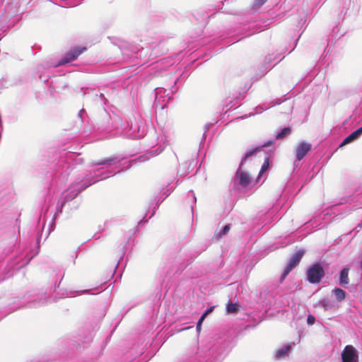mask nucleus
<instances>
[{
	"label": "nucleus",
	"mask_w": 362,
	"mask_h": 362,
	"mask_svg": "<svg viewBox=\"0 0 362 362\" xmlns=\"http://www.w3.org/2000/svg\"><path fill=\"white\" fill-rule=\"evenodd\" d=\"M39 78L43 81H47L48 80V76H42V75H40L39 76Z\"/></svg>",
	"instance_id": "41"
},
{
	"label": "nucleus",
	"mask_w": 362,
	"mask_h": 362,
	"mask_svg": "<svg viewBox=\"0 0 362 362\" xmlns=\"http://www.w3.org/2000/svg\"><path fill=\"white\" fill-rule=\"evenodd\" d=\"M78 117L81 118L82 122H83L85 120L86 117H87V114L84 109H81L79 111V112L78 114Z\"/></svg>",
	"instance_id": "32"
},
{
	"label": "nucleus",
	"mask_w": 362,
	"mask_h": 362,
	"mask_svg": "<svg viewBox=\"0 0 362 362\" xmlns=\"http://www.w3.org/2000/svg\"><path fill=\"white\" fill-rule=\"evenodd\" d=\"M349 268L344 267L339 272V284L342 287L346 288L349 284Z\"/></svg>",
	"instance_id": "19"
},
{
	"label": "nucleus",
	"mask_w": 362,
	"mask_h": 362,
	"mask_svg": "<svg viewBox=\"0 0 362 362\" xmlns=\"http://www.w3.org/2000/svg\"><path fill=\"white\" fill-rule=\"evenodd\" d=\"M40 222H41V217H40V218H39L38 223L40 224Z\"/></svg>",
	"instance_id": "48"
},
{
	"label": "nucleus",
	"mask_w": 362,
	"mask_h": 362,
	"mask_svg": "<svg viewBox=\"0 0 362 362\" xmlns=\"http://www.w3.org/2000/svg\"><path fill=\"white\" fill-rule=\"evenodd\" d=\"M91 341V337H85V339L82 341L81 344L77 342V346H83V344L84 343H89L90 341Z\"/></svg>",
	"instance_id": "38"
},
{
	"label": "nucleus",
	"mask_w": 362,
	"mask_h": 362,
	"mask_svg": "<svg viewBox=\"0 0 362 362\" xmlns=\"http://www.w3.org/2000/svg\"><path fill=\"white\" fill-rule=\"evenodd\" d=\"M201 326H202V324H199L198 322L197 323V329L198 332H199L201 330Z\"/></svg>",
	"instance_id": "44"
},
{
	"label": "nucleus",
	"mask_w": 362,
	"mask_h": 362,
	"mask_svg": "<svg viewBox=\"0 0 362 362\" xmlns=\"http://www.w3.org/2000/svg\"><path fill=\"white\" fill-rule=\"evenodd\" d=\"M320 305L325 310H331L334 307V302L329 298H325L320 301Z\"/></svg>",
	"instance_id": "24"
},
{
	"label": "nucleus",
	"mask_w": 362,
	"mask_h": 362,
	"mask_svg": "<svg viewBox=\"0 0 362 362\" xmlns=\"http://www.w3.org/2000/svg\"><path fill=\"white\" fill-rule=\"evenodd\" d=\"M124 255V252L123 251V252H122V257H120V259L118 261V263H117V267H118V265L120 264V262L122 260V259H123V255Z\"/></svg>",
	"instance_id": "45"
},
{
	"label": "nucleus",
	"mask_w": 362,
	"mask_h": 362,
	"mask_svg": "<svg viewBox=\"0 0 362 362\" xmlns=\"http://www.w3.org/2000/svg\"><path fill=\"white\" fill-rule=\"evenodd\" d=\"M173 272V269L171 267V263H167L163 267L160 269V273L162 278L165 277L167 275L170 274Z\"/></svg>",
	"instance_id": "27"
},
{
	"label": "nucleus",
	"mask_w": 362,
	"mask_h": 362,
	"mask_svg": "<svg viewBox=\"0 0 362 362\" xmlns=\"http://www.w3.org/2000/svg\"><path fill=\"white\" fill-rule=\"evenodd\" d=\"M13 200L14 196L10 189L4 188L0 190V224L6 222L8 218L6 211Z\"/></svg>",
	"instance_id": "7"
},
{
	"label": "nucleus",
	"mask_w": 362,
	"mask_h": 362,
	"mask_svg": "<svg viewBox=\"0 0 362 362\" xmlns=\"http://www.w3.org/2000/svg\"><path fill=\"white\" fill-rule=\"evenodd\" d=\"M39 246L35 250H28L27 246H23L19 255L8 265L9 269L4 274H0V282L13 275L14 272L27 265L38 253Z\"/></svg>",
	"instance_id": "5"
},
{
	"label": "nucleus",
	"mask_w": 362,
	"mask_h": 362,
	"mask_svg": "<svg viewBox=\"0 0 362 362\" xmlns=\"http://www.w3.org/2000/svg\"><path fill=\"white\" fill-rule=\"evenodd\" d=\"M343 362H358V356L356 349L351 345H347L341 352Z\"/></svg>",
	"instance_id": "12"
},
{
	"label": "nucleus",
	"mask_w": 362,
	"mask_h": 362,
	"mask_svg": "<svg viewBox=\"0 0 362 362\" xmlns=\"http://www.w3.org/2000/svg\"><path fill=\"white\" fill-rule=\"evenodd\" d=\"M146 125L138 115L137 118H135V123L132 122L130 125L127 122L122 120L119 130H117L116 134L127 139H139L146 134Z\"/></svg>",
	"instance_id": "6"
},
{
	"label": "nucleus",
	"mask_w": 362,
	"mask_h": 362,
	"mask_svg": "<svg viewBox=\"0 0 362 362\" xmlns=\"http://www.w3.org/2000/svg\"><path fill=\"white\" fill-rule=\"evenodd\" d=\"M266 26V25H263V23L259 21L250 22L247 25V29L248 30L247 35H251L256 33H259L264 30Z\"/></svg>",
	"instance_id": "14"
},
{
	"label": "nucleus",
	"mask_w": 362,
	"mask_h": 362,
	"mask_svg": "<svg viewBox=\"0 0 362 362\" xmlns=\"http://www.w3.org/2000/svg\"><path fill=\"white\" fill-rule=\"evenodd\" d=\"M144 51V48H141L139 49L137 47H133L131 50V54L129 52L128 49H124L122 50V54L124 56V58L127 59H138L139 57H141V53Z\"/></svg>",
	"instance_id": "18"
},
{
	"label": "nucleus",
	"mask_w": 362,
	"mask_h": 362,
	"mask_svg": "<svg viewBox=\"0 0 362 362\" xmlns=\"http://www.w3.org/2000/svg\"><path fill=\"white\" fill-rule=\"evenodd\" d=\"M191 209H192V211H193V209H194V206L193 205H191Z\"/></svg>",
	"instance_id": "49"
},
{
	"label": "nucleus",
	"mask_w": 362,
	"mask_h": 362,
	"mask_svg": "<svg viewBox=\"0 0 362 362\" xmlns=\"http://www.w3.org/2000/svg\"><path fill=\"white\" fill-rule=\"evenodd\" d=\"M146 220H145V219H144V218L142 220H141V221L139 222V225H141V223H146Z\"/></svg>",
	"instance_id": "47"
},
{
	"label": "nucleus",
	"mask_w": 362,
	"mask_h": 362,
	"mask_svg": "<svg viewBox=\"0 0 362 362\" xmlns=\"http://www.w3.org/2000/svg\"><path fill=\"white\" fill-rule=\"evenodd\" d=\"M214 308V306L210 307L204 313H206V315H207L208 314H209L210 313H211L213 311Z\"/></svg>",
	"instance_id": "40"
},
{
	"label": "nucleus",
	"mask_w": 362,
	"mask_h": 362,
	"mask_svg": "<svg viewBox=\"0 0 362 362\" xmlns=\"http://www.w3.org/2000/svg\"><path fill=\"white\" fill-rule=\"evenodd\" d=\"M178 78L173 81L174 86L168 90L165 88H156L155 89V105L156 107H160L164 109L165 105L171 100L173 94L177 90L175 84Z\"/></svg>",
	"instance_id": "8"
},
{
	"label": "nucleus",
	"mask_w": 362,
	"mask_h": 362,
	"mask_svg": "<svg viewBox=\"0 0 362 362\" xmlns=\"http://www.w3.org/2000/svg\"><path fill=\"white\" fill-rule=\"evenodd\" d=\"M45 217H43L42 221V230H41L40 233H38V234H37V242L40 241V239L42 236L43 231H44V229H45Z\"/></svg>",
	"instance_id": "33"
},
{
	"label": "nucleus",
	"mask_w": 362,
	"mask_h": 362,
	"mask_svg": "<svg viewBox=\"0 0 362 362\" xmlns=\"http://www.w3.org/2000/svg\"><path fill=\"white\" fill-rule=\"evenodd\" d=\"M173 59L171 58H165L159 61L156 64V68L160 69H165L168 67H172L174 64V62H173Z\"/></svg>",
	"instance_id": "22"
},
{
	"label": "nucleus",
	"mask_w": 362,
	"mask_h": 362,
	"mask_svg": "<svg viewBox=\"0 0 362 362\" xmlns=\"http://www.w3.org/2000/svg\"><path fill=\"white\" fill-rule=\"evenodd\" d=\"M315 317L312 315H309L307 317L308 325H312L315 323Z\"/></svg>",
	"instance_id": "34"
},
{
	"label": "nucleus",
	"mask_w": 362,
	"mask_h": 362,
	"mask_svg": "<svg viewBox=\"0 0 362 362\" xmlns=\"http://www.w3.org/2000/svg\"><path fill=\"white\" fill-rule=\"evenodd\" d=\"M86 50V48L85 47H74L73 49L67 52L62 59H60L55 64H52L51 66L53 67H57L59 66H62L66 64L70 63L71 62L76 59L77 57Z\"/></svg>",
	"instance_id": "10"
},
{
	"label": "nucleus",
	"mask_w": 362,
	"mask_h": 362,
	"mask_svg": "<svg viewBox=\"0 0 362 362\" xmlns=\"http://www.w3.org/2000/svg\"><path fill=\"white\" fill-rule=\"evenodd\" d=\"M230 228V224H226L223 227V228L217 233L218 238H221L223 235H226Z\"/></svg>",
	"instance_id": "30"
},
{
	"label": "nucleus",
	"mask_w": 362,
	"mask_h": 362,
	"mask_svg": "<svg viewBox=\"0 0 362 362\" xmlns=\"http://www.w3.org/2000/svg\"><path fill=\"white\" fill-rule=\"evenodd\" d=\"M226 311L230 314H235L238 311V305L233 303L231 301H228L226 305Z\"/></svg>",
	"instance_id": "28"
},
{
	"label": "nucleus",
	"mask_w": 362,
	"mask_h": 362,
	"mask_svg": "<svg viewBox=\"0 0 362 362\" xmlns=\"http://www.w3.org/2000/svg\"><path fill=\"white\" fill-rule=\"evenodd\" d=\"M189 197H192V202L195 204L197 202V198L192 190L189 191L188 197L189 198Z\"/></svg>",
	"instance_id": "36"
},
{
	"label": "nucleus",
	"mask_w": 362,
	"mask_h": 362,
	"mask_svg": "<svg viewBox=\"0 0 362 362\" xmlns=\"http://www.w3.org/2000/svg\"><path fill=\"white\" fill-rule=\"evenodd\" d=\"M98 289H99L98 288H94V290H98ZM92 291H93V289H86V290H83V291H78V294H83V293H91V294H94V293H92Z\"/></svg>",
	"instance_id": "37"
},
{
	"label": "nucleus",
	"mask_w": 362,
	"mask_h": 362,
	"mask_svg": "<svg viewBox=\"0 0 362 362\" xmlns=\"http://www.w3.org/2000/svg\"><path fill=\"white\" fill-rule=\"evenodd\" d=\"M311 148L312 145L310 143L306 142L305 141H302L300 142L296 148V160H301L308 153V151L311 150Z\"/></svg>",
	"instance_id": "13"
},
{
	"label": "nucleus",
	"mask_w": 362,
	"mask_h": 362,
	"mask_svg": "<svg viewBox=\"0 0 362 362\" xmlns=\"http://www.w3.org/2000/svg\"><path fill=\"white\" fill-rule=\"evenodd\" d=\"M267 0H255L254 3V6L255 8H259L262 6Z\"/></svg>",
	"instance_id": "35"
},
{
	"label": "nucleus",
	"mask_w": 362,
	"mask_h": 362,
	"mask_svg": "<svg viewBox=\"0 0 362 362\" xmlns=\"http://www.w3.org/2000/svg\"><path fill=\"white\" fill-rule=\"evenodd\" d=\"M174 188H175L174 186H171L169 188H168V187H163L161 189L160 194H162L163 195V197H160L157 199L156 204L153 205V211L151 213V214L150 215L149 218H151L154 215L156 209L157 208H158L160 204L162 203L163 202V200L173 191Z\"/></svg>",
	"instance_id": "16"
},
{
	"label": "nucleus",
	"mask_w": 362,
	"mask_h": 362,
	"mask_svg": "<svg viewBox=\"0 0 362 362\" xmlns=\"http://www.w3.org/2000/svg\"><path fill=\"white\" fill-rule=\"evenodd\" d=\"M286 95H285L282 98H279L275 99L274 100L271 101L268 105H267L265 106L264 108L261 107V109L262 110H267V109H269L270 107H274V105L281 104L283 102L287 100L288 99H289L291 98V96L287 97Z\"/></svg>",
	"instance_id": "23"
},
{
	"label": "nucleus",
	"mask_w": 362,
	"mask_h": 362,
	"mask_svg": "<svg viewBox=\"0 0 362 362\" xmlns=\"http://www.w3.org/2000/svg\"><path fill=\"white\" fill-rule=\"evenodd\" d=\"M122 117L113 113L110 115L105 110L102 113L100 119L94 127V131L105 137L118 136L116 134L122 123Z\"/></svg>",
	"instance_id": "4"
},
{
	"label": "nucleus",
	"mask_w": 362,
	"mask_h": 362,
	"mask_svg": "<svg viewBox=\"0 0 362 362\" xmlns=\"http://www.w3.org/2000/svg\"><path fill=\"white\" fill-rule=\"evenodd\" d=\"M295 345V343H291L288 344L286 345L283 346L281 347L276 352L275 356L276 358H282L286 356L290 351L293 349V346Z\"/></svg>",
	"instance_id": "20"
},
{
	"label": "nucleus",
	"mask_w": 362,
	"mask_h": 362,
	"mask_svg": "<svg viewBox=\"0 0 362 362\" xmlns=\"http://www.w3.org/2000/svg\"><path fill=\"white\" fill-rule=\"evenodd\" d=\"M274 143V140H269L260 146L249 149L246 151L241 159L239 168L233 180L231 191L235 194H238L240 197L245 196L247 194V189L250 185V177L249 175L245 172L241 171V168L245 163L252 160V158L255 156L257 152L261 151L263 148L272 146Z\"/></svg>",
	"instance_id": "2"
},
{
	"label": "nucleus",
	"mask_w": 362,
	"mask_h": 362,
	"mask_svg": "<svg viewBox=\"0 0 362 362\" xmlns=\"http://www.w3.org/2000/svg\"><path fill=\"white\" fill-rule=\"evenodd\" d=\"M149 142L148 146L151 150L145 155L139 156L137 160L139 162H144L151 157L159 155L168 144L170 135L168 132L163 129H154L148 134Z\"/></svg>",
	"instance_id": "3"
},
{
	"label": "nucleus",
	"mask_w": 362,
	"mask_h": 362,
	"mask_svg": "<svg viewBox=\"0 0 362 362\" xmlns=\"http://www.w3.org/2000/svg\"><path fill=\"white\" fill-rule=\"evenodd\" d=\"M303 255L304 250H299L291 256L288 264L281 274V279H284L290 273V272L299 264Z\"/></svg>",
	"instance_id": "11"
},
{
	"label": "nucleus",
	"mask_w": 362,
	"mask_h": 362,
	"mask_svg": "<svg viewBox=\"0 0 362 362\" xmlns=\"http://www.w3.org/2000/svg\"><path fill=\"white\" fill-rule=\"evenodd\" d=\"M100 98L104 100V104L106 103L107 99L105 98L104 95L103 93L100 94Z\"/></svg>",
	"instance_id": "43"
},
{
	"label": "nucleus",
	"mask_w": 362,
	"mask_h": 362,
	"mask_svg": "<svg viewBox=\"0 0 362 362\" xmlns=\"http://www.w3.org/2000/svg\"><path fill=\"white\" fill-rule=\"evenodd\" d=\"M206 317V313H203L202 315V316L200 317L199 320H198V323L199 324H202L203 320L205 319V317Z\"/></svg>",
	"instance_id": "39"
},
{
	"label": "nucleus",
	"mask_w": 362,
	"mask_h": 362,
	"mask_svg": "<svg viewBox=\"0 0 362 362\" xmlns=\"http://www.w3.org/2000/svg\"><path fill=\"white\" fill-rule=\"evenodd\" d=\"M332 293L339 302L344 300L346 298V292L340 288H334L332 290Z\"/></svg>",
	"instance_id": "25"
},
{
	"label": "nucleus",
	"mask_w": 362,
	"mask_h": 362,
	"mask_svg": "<svg viewBox=\"0 0 362 362\" xmlns=\"http://www.w3.org/2000/svg\"><path fill=\"white\" fill-rule=\"evenodd\" d=\"M136 160H129L126 158L112 157L110 158L104 159L98 163V165H105V168H100L95 170L90 176L86 177L85 179L79 182H74L70 187L64 193L62 197L59 199L57 205V213L52 218V223L47 230L45 234V239L48 237L52 231L51 227L54 224V221L57 214L61 213L62 208L66 202L74 199L81 191L86 189L88 186L95 183L98 181L105 180L117 173L125 171L130 168L132 163H135Z\"/></svg>",
	"instance_id": "1"
},
{
	"label": "nucleus",
	"mask_w": 362,
	"mask_h": 362,
	"mask_svg": "<svg viewBox=\"0 0 362 362\" xmlns=\"http://www.w3.org/2000/svg\"><path fill=\"white\" fill-rule=\"evenodd\" d=\"M284 57L278 59L277 62L274 65H272L271 64H272V61L276 59V57H274L273 54H269V55L266 56L265 59H264V66H265V73L267 72L269 69H271L272 67H273L276 64L279 62Z\"/></svg>",
	"instance_id": "21"
},
{
	"label": "nucleus",
	"mask_w": 362,
	"mask_h": 362,
	"mask_svg": "<svg viewBox=\"0 0 362 362\" xmlns=\"http://www.w3.org/2000/svg\"><path fill=\"white\" fill-rule=\"evenodd\" d=\"M77 157H78V156L75 155L74 153H70V152L66 153V159L68 162V163L66 164V170L69 169L71 167L69 162L75 160L77 158Z\"/></svg>",
	"instance_id": "29"
},
{
	"label": "nucleus",
	"mask_w": 362,
	"mask_h": 362,
	"mask_svg": "<svg viewBox=\"0 0 362 362\" xmlns=\"http://www.w3.org/2000/svg\"><path fill=\"white\" fill-rule=\"evenodd\" d=\"M361 269H362V259H361Z\"/></svg>",
	"instance_id": "50"
},
{
	"label": "nucleus",
	"mask_w": 362,
	"mask_h": 362,
	"mask_svg": "<svg viewBox=\"0 0 362 362\" xmlns=\"http://www.w3.org/2000/svg\"><path fill=\"white\" fill-rule=\"evenodd\" d=\"M306 275L310 284H318L324 277L325 271L320 264H314L307 269Z\"/></svg>",
	"instance_id": "9"
},
{
	"label": "nucleus",
	"mask_w": 362,
	"mask_h": 362,
	"mask_svg": "<svg viewBox=\"0 0 362 362\" xmlns=\"http://www.w3.org/2000/svg\"><path fill=\"white\" fill-rule=\"evenodd\" d=\"M210 125H211V124H208L205 126V129H206L205 132L209 129Z\"/></svg>",
	"instance_id": "46"
},
{
	"label": "nucleus",
	"mask_w": 362,
	"mask_h": 362,
	"mask_svg": "<svg viewBox=\"0 0 362 362\" xmlns=\"http://www.w3.org/2000/svg\"><path fill=\"white\" fill-rule=\"evenodd\" d=\"M269 168V158L266 157L264 159V162L262 165L261 170L259 171V175H261L264 172H265Z\"/></svg>",
	"instance_id": "31"
},
{
	"label": "nucleus",
	"mask_w": 362,
	"mask_h": 362,
	"mask_svg": "<svg viewBox=\"0 0 362 362\" xmlns=\"http://www.w3.org/2000/svg\"><path fill=\"white\" fill-rule=\"evenodd\" d=\"M362 134V126L359 127L358 129L352 132L348 136H346L343 141L340 144L339 147H342L348 144H350L356 140H357L361 135Z\"/></svg>",
	"instance_id": "17"
},
{
	"label": "nucleus",
	"mask_w": 362,
	"mask_h": 362,
	"mask_svg": "<svg viewBox=\"0 0 362 362\" xmlns=\"http://www.w3.org/2000/svg\"><path fill=\"white\" fill-rule=\"evenodd\" d=\"M51 298L45 296L44 294L38 295L37 297L28 302V306L30 308L40 307L50 303Z\"/></svg>",
	"instance_id": "15"
},
{
	"label": "nucleus",
	"mask_w": 362,
	"mask_h": 362,
	"mask_svg": "<svg viewBox=\"0 0 362 362\" xmlns=\"http://www.w3.org/2000/svg\"><path fill=\"white\" fill-rule=\"evenodd\" d=\"M291 132L290 127H284L275 135L276 139H281L286 137Z\"/></svg>",
	"instance_id": "26"
},
{
	"label": "nucleus",
	"mask_w": 362,
	"mask_h": 362,
	"mask_svg": "<svg viewBox=\"0 0 362 362\" xmlns=\"http://www.w3.org/2000/svg\"><path fill=\"white\" fill-rule=\"evenodd\" d=\"M359 199H362V195L357 197V201L359 200ZM355 206H358V207H362V201L360 202V204H356Z\"/></svg>",
	"instance_id": "42"
}]
</instances>
